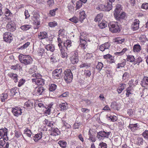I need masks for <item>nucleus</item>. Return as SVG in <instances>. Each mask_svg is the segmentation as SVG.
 Returning a JSON list of instances; mask_svg holds the SVG:
<instances>
[{
  "instance_id": "obj_1",
  "label": "nucleus",
  "mask_w": 148,
  "mask_h": 148,
  "mask_svg": "<svg viewBox=\"0 0 148 148\" xmlns=\"http://www.w3.org/2000/svg\"><path fill=\"white\" fill-rule=\"evenodd\" d=\"M19 60L20 62L25 65L30 64L32 61V59L29 56L20 55L19 56Z\"/></svg>"
},
{
  "instance_id": "obj_2",
  "label": "nucleus",
  "mask_w": 148,
  "mask_h": 148,
  "mask_svg": "<svg viewBox=\"0 0 148 148\" xmlns=\"http://www.w3.org/2000/svg\"><path fill=\"white\" fill-rule=\"evenodd\" d=\"M108 25L110 31L112 33H117L120 31V27L117 22H110Z\"/></svg>"
},
{
  "instance_id": "obj_3",
  "label": "nucleus",
  "mask_w": 148,
  "mask_h": 148,
  "mask_svg": "<svg viewBox=\"0 0 148 148\" xmlns=\"http://www.w3.org/2000/svg\"><path fill=\"white\" fill-rule=\"evenodd\" d=\"M6 19V21L8 22L6 25L7 29L12 32L14 31L16 29V25L14 22L12 21L10 18L7 17Z\"/></svg>"
},
{
  "instance_id": "obj_4",
  "label": "nucleus",
  "mask_w": 148,
  "mask_h": 148,
  "mask_svg": "<svg viewBox=\"0 0 148 148\" xmlns=\"http://www.w3.org/2000/svg\"><path fill=\"white\" fill-rule=\"evenodd\" d=\"M64 80L65 82L69 83L71 82L73 78V75L71 70L69 69H66L64 72Z\"/></svg>"
},
{
  "instance_id": "obj_5",
  "label": "nucleus",
  "mask_w": 148,
  "mask_h": 148,
  "mask_svg": "<svg viewBox=\"0 0 148 148\" xmlns=\"http://www.w3.org/2000/svg\"><path fill=\"white\" fill-rule=\"evenodd\" d=\"M110 133V132L101 131L97 133V137L99 140H102L105 138H108Z\"/></svg>"
},
{
  "instance_id": "obj_6",
  "label": "nucleus",
  "mask_w": 148,
  "mask_h": 148,
  "mask_svg": "<svg viewBox=\"0 0 148 148\" xmlns=\"http://www.w3.org/2000/svg\"><path fill=\"white\" fill-rule=\"evenodd\" d=\"M71 55L72 56L70 58L71 62L73 64L77 63L79 61L77 52L76 51L72 52Z\"/></svg>"
},
{
  "instance_id": "obj_7",
  "label": "nucleus",
  "mask_w": 148,
  "mask_h": 148,
  "mask_svg": "<svg viewBox=\"0 0 148 148\" xmlns=\"http://www.w3.org/2000/svg\"><path fill=\"white\" fill-rule=\"evenodd\" d=\"M58 46L61 51V56L62 58H64L67 56V53L65 52V50L62 47V40L60 38H58Z\"/></svg>"
},
{
  "instance_id": "obj_8",
  "label": "nucleus",
  "mask_w": 148,
  "mask_h": 148,
  "mask_svg": "<svg viewBox=\"0 0 148 148\" xmlns=\"http://www.w3.org/2000/svg\"><path fill=\"white\" fill-rule=\"evenodd\" d=\"M3 39L4 41L10 43L12 40V34L10 32H6L3 35Z\"/></svg>"
},
{
  "instance_id": "obj_9",
  "label": "nucleus",
  "mask_w": 148,
  "mask_h": 148,
  "mask_svg": "<svg viewBox=\"0 0 148 148\" xmlns=\"http://www.w3.org/2000/svg\"><path fill=\"white\" fill-rule=\"evenodd\" d=\"M140 21L138 19H135L131 25V29L133 31L136 30L139 28Z\"/></svg>"
},
{
  "instance_id": "obj_10",
  "label": "nucleus",
  "mask_w": 148,
  "mask_h": 148,
  "mask_svg": "<svg viewBox=\"0 0 148 148\" xmlns=\"http://www.w3.org/2000/svg\"><path fill=\"white\" fill-rule=\"evenodd\" d=\"M129 127L132 132H134L139 129V126L138 123H133L132 122V120H131Z\"/></svg>"
},
{
  "instance_id": "obj_11",
  "label": "nucleus",
  "mask_w": 148,
  "mask_h": 148,
  "mask_svg": "<svg viewBox=\"0 0 148 148\" xmlns=\"http://www.w3.org/2000/svg\"><path fill=\"white\" fill-rule=\"evenodd\" d=\"M121 5L119 4H118L116 6V9L114 10V15L116 18L121 13Z\"/></svg>"
},
{
  "instance_id": "obj_12",
  "label": "nucleus",
  "mask_w": 148,
  "mask_h": 148,
  "mask_svg": "<svg viewBox=\"0 0 148 148\" xmlns=\"http://www.w3.org/2000/svg\"><path fill=\"white\" fill-rule=\"evenodd\" d=\"M86 16V15L85 14V12L84 10L80 11L79 14V21L81 23H82Z\"/></svg>"
},
{
  "instance_id": "obj_13",
  "label": "nucleus",
  "mask_w": 148,
  "mask_h": 148,
  "mask_svg": "<svg viewBox=\"0 0 148 148\" xmlns=\"http://www.w3.org/2000/svg\"><path fill=\"white\" fill-rule=\"evenodd\" d=\"M45 89L42 86H38L36 87L34 90L36 94L38 95H40L42 94Z\"/></svg>"
},
{
  "instance_id": "obj_14",
  "label": "nucleus",
  "mask_w": 148,
  "mask_h": 148,
  "mask_svg": "<svg viewBox=\"0 0 148 148\" xmlns=\"http://www.w3.org/2000/svg\"><path fill=\"white\" fill-rule=\"evenodd\" d=\"M110 46V43L108 42H106L100 46L99 49L100 51H103L105 49H108Z\"/></svg>"
},
{
  "instance_id": "obj_15",
  "label": "nucleus",
  "mask_w": 148,
  "mask_h": 148,
  "mask_svg": "<svg viewBox=\"0 0 148 148\" xmlns=\"http://www.w3.org/2000/svg\"><path fill=\"white\" fill-rule=\"evenodd\" d=\"M7 130L6 128L0 129V139L4 138V136H7Z\"/></svg>"
},
{
  "instance_id": "obj_16",
  "label": "nucleus",
  "mask_w": 148,
  "mask_h": 148,
  "mask_svg": "<svg viewBox=\"0 0 148 148\" xmlns=\"http://www.w3.org/2000/svg\"><path fill=\"white\" fill-rule=\"evenodd\" d=\"M62 69L61 68L56 69V79H60L62 76Z\"/></svg>"
},
{
  "instance_id": "obj_17",
  "label": "nucleus",
  "mask_w": 148,
  "mask_h": 148,
  "mask_svg": "<svg viewBox=\"0 0 148 148\" xmlns=\"http://www.w3.org/2000/svg\"><path fill=\"white\" fill-rule=\"evenodd\" d=\"M33 82L34 81L38 85H43L45 84L44 80L41 78H39L38 79H32Z\"/></svg>"
},
{
  "instance_id": "obj_18",
  "label": "nucleus",
  "mask_w": 148,
  "mask_h": 148,
  "mask_svg": "<svg viewBox=\"0 0 148 148\" xmlns=\"http://www.w3.org/2000/svg\"><path fill=\"white\" fill-rule=\"evenodd\" d=\"M141 50V47L139 44L134 45L133 47V51L135 53H138L140 52Z\"/></svg>"
},
{
  "instance_id": "obj_19",
  "label": "nucleus",
  "mask_w": 148,
  "mask_h": 148,
  "mask_svg": "<svg viewBox=\"0 0 148 148\" xmlns=\"http://www.w3.org/2000/svg\"><path fill=\"white\" fill-rule=\"evenodd\" d=\"M12 112L14 115L16 116H18L21 114L22 113L21 109H16L15 108H12Z\"/></svg>"
},
{
  "instance_id": "obj_20",
  "label": "nucleus",
  "mask_w": 148,
  "mask_h": 148,
  "mask_svg": "<svg viewBox=\"0 0 148 148\" xmlns=\"http://www.w3.org/2000/svg\"><path fill=\"white\" fill-rule=\"evenodd\" d=\"M47 34L45 32H40L38 36V38L41 40L47 38Z\"/></svg>"
},
{
  "instance_id": "obj_21",
  "label": "nucleus",
  "mask_w": 148,
  "mask_h": 148,
  "mask_svg": "<svg viewBox=\"0 0 148 148\" xmlns=\"http://www.w3.org/2000/svg\"><path fill=\"white\" fill-rule=\"evenodd\" d=\"M8 75L9 76L13 79L15 82L16 83L18 81V75L16 74L13 73H9Z\"/></svg>"
},
{
  "instance_id": "obj_22",
  "label": "nucleus",
  "mask_w": 148,
  "mask_h": 148,
  "mask_svg": "<svg viewBox=\"0 0 148 148\" xmlns=\"http://www.w3.org/2000/svg\"><path fill=\"white\" fill-rule=\"evenodd\" d=\"M34 101L32 100H29L25 103V106L29 108H32L33 106Z\"/></svg>"
},
{
  "instance_id": "obj_23",
  "label": "nucleus",
  "mask_w": 148,
  "mask_h": 148,
  "mask_svg": "<svg viewBox=\"0 0 148 148\" xmlns=\"http://www.w3.org/2000/svg\"><path fill=\"white\" fill-rule=\"evenodd\" d=\"M126 60L123 59L122 60V62L121 63H119L117 64L116 68L120 69L124 67L126 64Z\"/></svg>"
},
{
  "instance_id": "obj_24",
  "label": "nucleus",
  "mask_w": 148,
  "mask_h": 148,
  "mask_svg": "<svg viewBox=\"0 0 148 148\" xmlns=\"http://www.w3.org/2000/svg\"><path fill=\"white\" fill-rule=\"evenodd\" d=\"M127 50L128 49L127 48H124L121 51L119 52H115L114 54L117 56H122L123 55L126 51H127Z\"/></svg>"
},
{
  "instance_id": "obj_25",
  "label": "nucleus",
  "mask_w": 148,
  "mask_h": 148,
  "mask_svg": "<svg viewBox=\"0 0 148 148\" xmlns=\"http://www.w3.org/2000/svg\"><path fill=\"white\" fill-rule=\"evenodd\" d=\"M67 103H61L59 106V108L61 110H66L67 108Z\"/></svg>"
},
{
  "instance_id": "obj_26",
  "label": "nucleus",
  "mask_w": 148,
  "mask_h": 148,
  "mask_svg": "<svg viewBox=\"0 0 148 148\" xmlns=\"http://www.w3.org/2000/svg\"><path fill=\"white\" fill-rule=\"evenodd\" d=\"M87 39L80 40V42L79 46L83 49H84L85 48V46L86 45L87 46V45H86L87 44Z\"/></svg>"
},
{
  "instance_id": "obj_27",
  "label": "nucleus",
  "mask_w": 148,
  "mask_h": 148,
  "mask_svg": "<svg viewBox=\"0 0 148 148\" xmlns=\"http://www.w3.org/2000/svg\"><path fill=\"white\" fill-rule=\"evenodd\" d=\"M96 9L99 11H105V5L103 4H99L96 7Z\"/></svg>"
},
{
  "instance_id": "obj_28",
  "label": "nucleus",
  "mask_w": 148,
  "mask_h": 148,
  "mask_svg": "<svg viewBox=\"0 0 148 148\" xmlns=\"http://www.w3.org/2000/svg\"><path fill=\"white\" fill-rule=\"evenodd\" d=\"M103 17V14L102 13H100L98 14L95 18V21L96 22H99L101 21Z\"/></svg>"
},
{
  "instance_id": "obj_29",
  "label": "nucleus",
  "mask_w": 148,
  "mask_h": 148,
  "mask_svg": "<svg viewBox=\"0 0 148 148\" xmlns=\"http://www.w3.org/2000/svg\"><path fill=\"white\" fill-rule=\"evenodd\" d=\"M127 60L129 62H133L134 61L135 59L133 55H128L127 56Z\"/></svg>"
},
{
  "instance_id": "obj_30",
  "label": "nucleus",
  "mask_w": 148,
  "mask_h": 148,
  "mask_svg": "<svg viewBox=\"0 0 148 148\" xmlns=\"http://www.w3.org/2000/svg\"><path fill=\"white\" fill-rule=\"evenodd\" d=\"M71 42L70 40H66L65 42L64 43V47H66L68 49V48L70 47L71 45Z\"/></svg>"
},
{
  "instance_id": "obj_31",
  "label": "nucleus",
  "mask_w": 148,
  "mask_h": 148,
  "mask_svg": "<svg viewBox=\"0 0 148 148\" xmlns=\"http://www.w3.org/2000/svg\"><path fill=\"white\" fill-rule=\"evenodd\" d=\"M31 27V26L29 25H26L22 26L20 28L23 31H26L29 29Z\"/></svg>"
},
{
  "instance_id": "obj_32",
  "label": "nucleus",
  "mask_w": 148,
  "mask_h": 148,
  "mask_svg": "<svg viewBox=\"0 0 148 148\" xmlns=\"http://www.w3.org/2000/svg\"><path fill=\"white\" fill-rule=\"evenodd\" d=\"M103 65L102 63L99 62L96 65V68L99 71H100L103 67Z\"/></svg>"
},
{
  "instance_id": "obj_33",
  "label": "nucleus",
  "mask_w": 148,
  "mask_h": 148,
  "mask_svg": "<svg viewBox=\"0 0 148 148\" xmlns=\"http://www.w3.org/2000/svg\"><path fill=\"white\" fill-rule=\"evenodd\" d=\"M42 133L39 134H36L34 137V139L35 142L39 140H40L42 138Z\"/></svg>"
},
{
  "instance_id": "obj_34",
  "label": "nucleus",
  "mask_w": 148,
  "mask_h": 148,
  "mask_svg": "<svg viewBox=\"0 0 148 148\" xmlns=\"http://www.w3.org/2000/svg\"><path fill=\"white\" fill-rule=\"evenodd\" d=\"M58 143L62 148H65L66 145V142L63 140L59 141Z\"/></svg>"
},
{
  "instance_id": "obj_35",
  "label": "nucleus",
  "mask_w": 148,
  "mask_h": 148,
  "mask_svg": "<svg viewBox=\"0 0 148 148\" xmlns=\"http://www.w3.org/2000/svg\"><path fill=\"white\" fill-rule=\"evenodd\" d=\"M139 39L140 41L143 44H144V43L148 40L146 38V36L145 35H143L141 36L140 37Z\"/></svg>"
},
{
  "instance_id": "obj_36",
  "label": "nucleus",
  "mask_w": 148,
  "mask_h": 148,
  "mask_svg": "<svg viewBox=\"0 0 148 148\" xmlns=\"http://www.w3.org/2000/svg\"><path fill=\"white\" fill-rule=\"evenodd\" d=\"M107 145L105 143L101 142L98 145V148H107Z\"/></svg>"
},
{
  "instance_id": "obj_37",
  "label": "nucleus",
  "mask_w": 148,
  "mask_h": 148,
  "mask_svg": "<svg viewBox=\"0 0 148 148\" xmlns=\"http://www.w3.org/2000/svg\"><path fill=\"white\" fill-rule=\"evenodd\" d=\"M69 20L74 23H77L79 21V18L78 19L77 17L76 16H74L72 18L69 19Z\"/></svg>"
},
{
  "instance_id": "obj_38",
  "label": "nucleus",
  "mask_w": 148,
  "mask_h": 148,
  "mask_svg": "<svg viewBox=\"0 0 148 148\" xmlns=\"http://www.w3.org/2000/svg\"><path fill=\"white\" fill-rule=\"evenodd\" d=\"M90 64L82 62V64L79 66V67L80 68L86 67V68H87L90 66Z\"/></svg>"
},
{
  "instance_id": "obj_39",
  "label": "nucleus",
  "mask_w": 148,
  "mask_h": 148,
  "mask_svg": "<svg viewBox=\"0 0 148 148\" xmlns=\"http://www.w3.org/2000/svg\"><path fill=\"white\" fill-rule=\"evenodd\" d=\"M2 95V96L0 97V99L2 102H4L5 101V100L7 99L8 95L7 93H3Z\"/></svg>"
},
{
  "instance_id": "obj_40",
  "label": "nucleus",
  "mask_w": 148,
  "mask_h": 148,
  "mask_svg": "<svg viewBox=\"0 0 148 148\" xmlns=\"http://www.w3.org/2000/svg\"><path fill=\"white\" fill-rule=\"evenodd\" d=\"M88 140L92 142H94L96 141V138L94 135L90 134V136H89Z\"/></svg>"
},
{
  "instance_id": "obj_41",
  "label": "nucleus",
  "mask_w": 148,
  "mask_h": 148,
  "mask_svg": "<svg viewBox=\"0 0 148 148\" xmlns=\"http://www.w3.org/2000/svg\"><path fill=\"white\" fill-rule=\"evenodd\" d=\"M99 26L101 29H103L107 26V24L106 22H102L99 25Z\"/></svg>"
},
{
  "instance_id": "obj_42",
  "label": "nucleus",
  "mask_w": 148,
  "mask_h": 148,
  "mask_svg": "<svg viewBox=\"0 0 148 148\" xmlns=\"http://www.w3.org/2000/svg\"><path fill=\"white\" fill-rule=\"evenodd\" d=\"M125 38H121L120 37L116 38L115 40V41L119 43H122L125 41Z\"/></svg>"
},
{
  "instance_id": "obj_43",
  "label": "nucleus",
  "mask_w": 148,
  "mask_h": 148,
  "mask_svg": "<svg viewBox=\"0 0 148 148\" xmlns=\"http://www.w3.org/2000/svg\"><path fill=\"white\" fill-rule=\"evenodd\" d=\"M84 74L86 77H89L91 75L90 71L88 70H84Z\"/></svg>"
},
{
  "instance_id": "obj_44",
  "label": "nucleus",
  "mask_w": 148,
  "mask_h": 148,
  "mask_svg": "<svg viewBox=\"0 0 148 148\" xmlns=\"http://www.w3.org/2000/svg\"><path fill=\"white\" fill-rule=\"evenodd\" d=\"M136 144L138 145H140L142 144L143 143V140L142 138H137V141H136Z\"/></svg>"
},
{
  "instance_id": "obj_45",
  "label": "nucleus",
  "mask_w": 148,
  "mask_h": 148,
  "mask_svg": "<svg viewBox=\"0 0 148 148\" xmlns=\"http://www.w3.org/2000/svg\"><path fill=\"white\" fill-rule=\"evenodd\" d=\"M4 139H0V148H3V146L5 143V142Z\"/></svg>"
},
{
  "instance_id": "obj_46",
  "label": "nucleus",
  "mask_w": 148,
  "mask_h": 148,
  "mask_svg": "<svg viewBox=\"0 0 148 148\" xmlns=\"http://www.w3.org/2000/svg\"><path fill=\"white\" fill-rule=\"evenodd\" d=\"M56 90V85L52 84L49 86V90L50 92H53Z\"/></svg>"
},
{
  "instance_id": "obj_47",
  "label": "nucleus",
  "mask_w": 148,
  "mask_h": 148,
  "mask_svg": "<svg viewBox=\"0 0 148 148\" xmlns=\"http://www.w3.org/2000/svg\"><path fill=\"white\" fill-rule=\"evenodd\" d=\"M82 3L80 1H77L76 3V10L80 8L82 6Z\"/></svg>"
},
{
  "instance_id": "obj_48",
  "label": "nucleus",
  "mask_w": 148,
  "mask_h": 148,
  "mask_svg": "<svg viewBox=\"0 0 148 148\" xmlns=\"http://www.w3.org/2000/svg\"><path fill=\"white\" fill-rule=\"evenodd\" d=\"M56 136V129H55L53 130V131L51 132L50 134V137L53 140L55 139V136Z\"/></svg>"
},
{
  "instance_id": "obj_49",
  "label": "nucleus",
  "mask_w": 148,
  "mask_h": 148,
  "mask_svg": "<svg viewBox=\"0 0 148 148\" xmlns=\"http://www.w3.org/2000/svg\"><path fill=\"white\" fill-rule=\"evenodd\" d=\"M126 95L127 97H128L130 95L132 94V89L130 87H128L126 89Z\"/></svg>"
},
{
  "instance_id": "obj_50",
  "label": "nucleus",
  "mask_w": 148,
  "mask_h": 148,
  "mask_svg": "<svg viewBox=\"0 0 148 148\" xmlns=\"http://www.w3.org/2000/svg\"><path fill=\"white\" fill-rule=\"evenodd\" d=\"M17 89L16 88H12L10 90V92L11 94V95L13 96L15 95L16 93L17 92Z\"/></svg>"
},
{
  "instance_id": "obj_51",
  "label": "nucleus",
  "mask_w": 148,
  "mask_h": 148,
  "mask_svg": "<svg viewBox=\"0 0 148 148\" xmlns=\"http://www.w3.org/2000/svg\"><path fill=\"white\" fill-rule=\"evenodd\" d=\"M31 132L30 130L27 129L25 130L24 134L26 135L27 136L30 137L31 135Z\"/></svg>"
},
{
  "instance_id": "obj_52",
  "label": "nucleus",
  "mask_w": 148,
  "mask_h": 148,
  "mask_svg": "<svg viewBox=\"0 0 148 148\" xmlns=\"http://www.w3.org/2000/svg\"><path fill=\"white\" fill-rule=\"evenodd\" d=\"M29 42H27L24 44L23 46H21L20 48H19V49H21V50L25 49L29 45Z\"/></svg>"
},
{
  "instance_id": "obj_53",
  "label": "nucleus",
  "mask_w": 148,
  "mask_h": 148,
  "mask_svg": "<svg viewBox=\"0 0 148 148\" xmlns=\"http://www.w3.org/2000/svg\"><path fill=\"white\" fill-rule=\"evenodd\" d=\"M142 82L144 84L147 85H148V77H145L142 79Z\"/></svg>"
},
{
  "instance_id": "obj_54",
  "label": "nucleus",
  "mask_w": 148,
  "mask_h": 148,
  "mask_svg": "<svg viewBox=\"0 0 148 148\" xmlns=\"http://www.w3.org/2000/svg\"><path fill=\"white\" fill-rule=\"evenodd\" d=\"M125 16V13L124 12H122L121 13H120V14L117 16L116 18V19H118L119 18H123Z\"/></svg>"
},
{
  "instance_id": "obj_55",
  "label": "nucleus",
  "mask_w": 148,
  "mask_h": 148,
  "mask_svg": "<svg viewBox=\"0 0 148 148\" xmlns=\"http://www.w3.org/2000/svg\"><path fill=\"white\" fill-rule=\"evenodd\" d=\"M87 37L86 35L84 32L81 33V35L80 37V40L86 39L87 40Z\"/></svg>"
},
{
  "instance_id": "obj_56",
  "label": "nucleus",
  "mask_w": 148,
  "mask_h": 148,
  "mask_svg": "<svg viewBox=\"0 0 148 148\" xmlns=\"http://www.w3.org/2000/svg\"><path fill=\"white\" fill-rule=\"evenodd\" d=\"M39 17V15H35L32 17V19L34 21V22H35V21H36L38 20Z\"/></svg>"
},
{
  "instance_id": "obj_57",
  "label": "nucleus",
  "mask_w": 148,
  "mask_h": 148,
  "mask_svg": "<svg viewBox=\"0 0 148 148\" xmlns=\"http://www.w3.org/2000/svg\"><path fill=\"white\" fill-rule=\"evenodd\" d=\"M129 73L127 72H125L123 76V79H125L128 78L129 77Z\"/></svg>"
},
{
  "instance_id": "obj_58",
  "label": "nucleus",
  "mask_w": 148,
  "mask_h": 148,
  "mask_svg": "<svg viewBox=\"0 0 148 148\" xmlns=\"http://www.w3.org/2000/svg\"><path fill=\"white\" fill-rule=\"evenodd\" d=\"M141 8L145 10L148 9V3H145L142 4Z\"/></svg>"
},
{
  "instance_id": "obj_59",
  "label": "nucleus",
  "mask_w": 148,
  "mask_h": 148,
  "mask_svg": "<svg viewBox=\"0 0 148 148\" xmlns=\"http://www.w3.org/2000/svg\"><path fill=\"white\" fill-rule=\"evenodd\" d=\"M112 7V6L111 4H108L106 6H105V11H109L110 10Z\"/></svg>"
},
{
  "instance_id": "obj_60",
  "label": "nucleus",
  "mask_w": 148,
  "mask_h": 148,
  "mask_svg": "<svg viewBox=\"0 0 148 148\" xmlns=\"http://www.w3.org/2000/svg\"><path fill=\"white\" fill-rule=\"evenodd\" d=\"M47 50H49L51 51H53L55 50V48L49 45L47 46Z\"/></svg>"
},
{
  "instance_id": "obj_61",
  "label": "nucleus",
  "mask_w": 148,
  "mask_h": 148,
  "mask_svg": "<svg viewBox=\"0 0 148 148\" xmlns=\"http://www.w3.org/2000/svg\"><path fill=\"white\" fill-rule=\"evenodd\" d=\"M109 118L111 119V121L113 122L116 121L117 119L116 116H110L109 117Z\"/></svg>"
},
{
  "instance_id": "obj_62",
  "label": "nucleus",
  "mask_w": 148,
  "mask_h": 148,
  "mask_svg": "<svg viewBox=\"0 0 148 148\" xmlns=\"http://www.w3.org/2000/svg\"><path fill=\"white\" fill-rule=\"evenodd\" d=\"M33 77H35L37 79H39L41 77L40 75L38 73H35L34 74L32 75Z\"/></svg>"
},
{
  "instance_id": "obj_63",
  "label": "nucleus",
  "mask_w": 148,
  "mask_h": 148,
  "mask_svg": "<svg viewBox=\"0 0 148 148\" xmlns=\"http://www.w3.org/2000/svg\"><path fill=\"white\" fill-rule=\"evenodd\" d=\"M48 25L50 27H54L56 26V22L53 21L50 22L49 23Z\"/></svg>"
},
{
  "instance_id": "obj_64",
  "label": "nucleus",
  "mask_w": 148,
  "mask_h": 148,
  "mask_svg": "<svg viewBox=\"0 0 148 148\" xmlns=\"http://www.w3.org/2000/svg\"><path fill=\"white\" fill-rule=\"evenodd\" d=\"M142 135L145 138L147 139L148 138V131H145V132L143 133Z\"/></svg>"
}]
</instances>
